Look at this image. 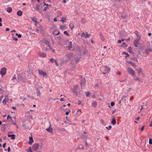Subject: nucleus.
Returning <instances> with one entry per match:
<instances>
[{
	"label": "nucleus",
	"mask_w": 152,
	"mask_h": 152,
	"mask_svg": "<svg viewBox=\"0 0 152 152\" xmlns=\"http://www.w3.org/2000/svg\"><path fill=\"white\" fill-rule=\"evenodd\" d=\"M86 94L87 97L89 96V92H86Z\"/></svg>",
	"instance_id": "nucleus-51"
},
{
	"label": "nucleus",
	"mask_w": 152,
	"mask_h": 152,
	"mask_svg": "<svg viewBox=\"0 0 152 152\" xmlns=\"http://www.w3.org/2000/svg\"><path fill=\"white\" fill-rule=\"evenodd\" d=\"M39 147V145L37 143H35L34 144L32 147V149L34 151H36Z\"/></svg>",
	"instance_id": "nucleus-5"
},
{
	"label": "nucleus",
	"mask_w": 152,
	"mask_h": 152,
	"mask_svg": "<svg viewBox=\"0 0 152 152\" xmlns=\"http://www.w3.org/2000/svg\"><path fill=\"white\" fill-rule=\"evenodd\" d=\"M69 26L70 28L72 29L74 27V26L72 23H70L69 24Z\"/></svg>",
	"instance_id": "nucleus-29"
},
{
	"label": "nucleus",
	"mask_w": 152,
	"mask_h": 152,
	"mask_svg": "<svg viewBox=\"0 0 152 152\" xmlns=\"http://www.w3.org/2000/svg\"><path fill=\"white\" fill-rule=\"evenodd\" d=\"M137 39L136 40H138V41H139V40L140 39L141 37L140 35H137Z\"/></svg>",
	"instance_id": "nucleus-33"
},
{
	"label": "nucleus",
	"mask_w": 152,
	"mask_h": 152,
	"mask_svg": "<svg viewBox=\"0 0 152 152\" xmlns=\"http://www.w3.org/2000/svg\"><path fill=\"white\" fill-rule=\"evenodd\" d=\"M111 123L113 125H115L116 123V119L115 118H113L111 122Z\"/></svg>",
	"instance_id": "nucleus-18"
},
{
	"label": "nucleus",
	"mask_w": 152,
	"mask_h": 152,
	"mask_svg": "<svg viewBox=\"0 0 152 152\" xmlns=\"http://www.w3.org/2000/svg\"><path fill=\"white\" fill-rule=\"evenodd\" d=\"M7 10L8 12L10 13L12 11V9L10 7H8L7 9Z\"/></svg>",
	"instance_id": "nucleus-20"
},
{
	"label": "nucleus",
	"mask_w": 152,
	"mask_h": 152,
	"mask_svg": "<svg viewBox=\"0 0 152 152\" xmlns=\"http://www.w3.org/2000/svg\"><path fill=\"white\" fill-rule=\"evenodd\" d=\"M65 56L67 57L69 60H71V58L72 57V54L69 52H67Z\"/></svg>",
	"instance_id": "nucleus-6"
},
{
	"label": "nucleus",
	"mask_w": 152,
	"mask_h": 152,
	"mask_svg": "<svg viewBox=\"0 0 152 152\" xmlns=\"http://www.w3.org/2000/svg\"><path fill=\"white\" fill-rule=\"evenodd\" d=\"M6 125L5 124H3L2 125V127H1V129L3 130V131L5 132L6 131Z\"/></svg>",
	"instance_id": "nucleus-12"
},
{
	"label": "nucleus",
	"mask_w": 152,
	"mask_h": 152,
	"mask_svg": "<svg viewBox=\"0 0 152 152\" xmlns=\"http://www.w3.org/2000/svg\"><path fill=\"white\" fill-rule=\"evenodd\" d=\"M111 128H112V126L110 125L108 127H106V129L107 130L110 129Z\"/></svg>",
	"instance_id": "nucleus-41"
},
{
	"label": "nucleus",
	"mask_w": 152,
	"mask_h": 152,
	"mask_svg": "<svg viewBox=\"0 0 152 152\" xmlns=\"http://www.w3.org/2000/svg\"><path fill=\"white\" fill-rule=\"evenodd\" d=\"M126 62L128 64H131L133 66H136L135 63L134 62H132L131 61H127Z\"/></svg>",
	"instance_id": "nucleus-23"
},
{
	"label": "nucleus",
	"mask_w": 152,
	"mask_h": 152,
	"mask_svg": "<svg viewBox=\"0 0 152 152\" xmlns=\"http://www.w3.org/2000/svg\"><path fill=\"white\" fill-rule=\"evenodd\" d=\"M122 54L126 55V56H125V57L126 58H127V57H128L129 56V55L127 53L125 52H122Z\"/></svg>",
	"instance_id": "nucleus-21"
},
{
	"label": "nucleus",
	"mask_w": 152,
	"mask_h": 152,
	"mask_svg": "<svg viewBox=\"0 0 152 152\" xmlns=\"http://www.w3.org/2000/svg\"><path fill=\"white\" fill-rule=\"evenodd\" d=\"M81 138H87V136H84L83 135H82L81 136Z\"/></svg>",
	"instance_id": "nucleus-54"
},
{
	"label": "nucleus",
	"mask_w": 152,
	"mask_h": 152,
	"mask_svg": "<svg viewBox=\"0 0 152 152\" xmlns=\"http://www.w3.org/2000/svg\"><path fill=\"white\" fill-rule=\"evenodd\" d=\"M110 104L112 106H113L115 105L114 102H111V103H110Z\"/></svg>",
	"instance_id": "nucleus-48"
},
{
	"label": "nucleus",
	"mask_w": 152,
	"mask_h": 152,
	"mask_svg": "<svg viewBox=\"0 0 152 152\" xmlns=\"http://www.w3.org/2000/svg\"><path fill=\"white\" fill-rule=\"evenodd\" d=\"M12 38L13 39L15 40L16 41H17L18 40V39L17 38H15L14 37H12Z\"/></svg>",
	"instance_id": "nucleus-45"
},
{
	"label": "nucleus",
	"mask_w": 152,
	"mask_h": 152,
	"mask_svg": "<svg viewBox=\"0 0 152 152\" xmlns=\"http://www.w3.org/2000/svg\"><path fill=\"white\" fill-rule=\"evenodd\" d=\"M54 61L55 62V63L57 65V66H58V63H57V61L56 60H55Z\"/></svg>",
	"instance_id": "nucleus-57"
},
{
	"label": "nucleus",
	"mask_w": 152,
	"mask_h": 152,
	"mask_svg": "<svg viewBox=\"0 0 152 152\" xmlns=\"http://www.w3.org/2000/svg\"><path fill=\"white\" fill-rule=\"evenodd\" d=\"M42 75L43 76H45L47 75V74L45 72H43L42 73Z\"/></svg>",
	"instance_id": "nucleus-34"
},
{
	"label": "nucleus",
	"mask_w": 152,
	"mask_h": 152,
	"mask_svg": "<svg viewBox=\"0 0 152 152\" xmlns=\"http://www.w3.org/2000/svg\"><path fill=\"white\" fill-rule=\"evenodd\" d=\"M16 79V78L15 77V75L14 76L12 77V80H15V79Z\"/></svg>",
	"instance_id": "nucleus-59"
},
{
	"label": "nucleus",
	"mask_w": 152,
	"mask_h": 152,
	"mask_svg": "<svg viewBox=\"0 0 152 152\" xmlns=\"http://www.w3.org/2000/svg\"><path fill=\"white\" fill-rule=\"evenodd\" d=\"M89 35L90 34H88L87 33L85 34L83 32L82 33L81 36H83L84 37H85L86 38H88L89 37Z\"/></svg>",
	"instance_id": "nucleus-10"
},
{
	"label": "nucleus",
	"mask_w": 152,
	"mask_h": 152,
	"mask_svg": "<svg viewBox=\"0 0 152 152\" xmlns=\"http://www.w3.org/2000/svg\"><path fill=\"white\" fill-rule=\"evenodd\" d=\"M42 42L46 44L49 45L50 43V42L48 40L46 39H44Z\"/></svg>",
	"instance_id": "nucleus-24"
},
{
	"label": "nucleus",
	"mask_w": 152,
	"mask_h": 152,
	"mask_svg": "<svg viewBox=\"0 0 152 152\" xmlns=\"http://www.w3.org/2000/svg\"><path fill=\"white\" fill-rule=\"evenodd\" d=\"M43 3L44 4V6H46V7H45L43 10V11H46V9L48 7V4H46L45 3V2L44 1L43 2Z\"/></svg>",
	"instance_id": "nucleus-16"
},
{
	"label": "nucleus",
	"mask_w": 152,
	"mask_h": 152,
	"mask_svg": "<svg viewBox=\"0 0 152 152\" xmlns=\"http://www.w3.org/2000/svg\"><path fill=\"white\" fill-rule=\"evenodd\" d=\"M9 118H10L11 120L12 119V118L10 117V115H8L7 116V119L8 120Z\"/></svg>",
	"instance_id": "nucleus-49"
},
{
	"label": "nucleus",
	"mask_w": 152,
	"mask_h": 152,
	"mask_svg": "<svg viewBox=\"0 0 152 152\" xmlns=\"http://www.w3.org/2000/svg\"><path fill=\"white\" fill-rule=\"evenodd\" d=\"M6 143H4L3 144V147L4 148L5 147V146H6Z\"/></svg>",
	"instance_id": "nucleus-53"
},
{
	"label": "nucleus",
	"mask_w": 152,
	"mask_h": 152,
	"mask_svg": "<svg viewBox=\"0 0 152 152\" xmlns=\"http://www.w3.org/2000/svg\"><path fill=\"white\" fill-rule=\"evenodd\" d=\"M26 151L28 152H33L31 147H29V149H26Z\"/></svg>",
	"instance_id": "nucleus-28"
},
{
	"label": "nucleus",
	"mask_w": 152,
	"mask_h": 152,
	"mask_svg": "<svg viewBox=\"0 0 152 152\" xmlns=\"http://www.w3.org/2000/svg\"><path fill=\"white\" fill-rule=\"evenodd\" d=\"M149 143L150 145L152 144V139L150 138L149 140Z\"/></svg>",
	"instance_id": "nucleus-37"
},
{
	"label": "nucleus",
	"mask_w": 152,
	"mask_h": 152,
	"mask_svg": "<svg viewBox=\"0 0 152 152\" xmlns=\"http://www.w3.org/2000/svg\"><path fill=\"white\" fill-rule=\"evenodd\" d=\"M55 31H54L53 32V34L55 36L58 35L60 34V31H59L57 33L55 34Z\"/></svg>",
	"instance_id": "nucleus-44"
},
{
	"label": "nucleus",
	"mask_w": 152,
	"mask_h": 152,
	"mask_svg": "<svg viewBox=\"0 0 152 152\" xmlns=\"http://www.w3.org/2000/svg\"><path fill=\"white\" fill-rule=\"evenodd\" d=\"M37 91V96H40L41 95V93L39 90L38 89V88H37L36 89Z\"/></svg>",
	"instance_id": "nucleus-22"
},
{
	"label": "nucleus",
	"mask_w": 152,
	"mask_h": 152,
	"mask_svg": "<svg viewBox=\"0 0 152 152\" xmlns=\"http://www.w3.org/2000/svg\"><path fill=\"white\" fill-rule=\"evenodd\" d=\"M86 19L84 18H83L81 19V22L82 23H84L86 22Z\"/></svg>",
	"instance_id": "nucleus-43"
},
{
	"label": "nucleus",
	"mask_w": 152,
	"mask_h": 152,
	"mask_svg": "<svg viewBox=\"0 0 152 152\" xmlns=\"http://www.w3.org/2000/svg\"><path fill=\"white\" fill-rule=\"evenodd\" d=\"M40 7V5L39 4H37L36 7V10H39V7Z\"/></svg>",
	"instance_id": "nucleus-26"
},
{
	"label": "nucleus",
	"mask_w": 152,
	"mask_h": 152,
	"mask_svg": "<svg viewBox=\"0 0 152 152\" xmlns=\"http://www.w3.org/2000/svg\"><path fill=\"white\" fill-rule=\"evenodd\" d=\"M18 37L19 38H20L21 37V34H19L18 35Z\"/></svg>",
	"instance_id": "nucleus-60"
},
{
	"label": "nucleus",
	"mask_w": 152,
	"mask_h": 152,
	"mask_svg": "<svg viewBox=\"0 0 152 152\" xmlns=\"http://www.w3.org/2000/svg\"><path fill=\"white\" fill-rule=\"evenodd\" d=\"M64 34L66 35L67 36H68L69 35V34L66 31H64Z\"/></svg>",
	"instance_id": "nucleus-38"
},
{
	"label": "nucleus",
	"mask_w": 152,
	"mask_h": 152,
	"mask_svg": "<svg viewBox=\"0 0 152 152\" xmlns=\"http://www.w3.org/2000/svg\"><path fill=\"white\" fill-rule=\"evenodd\" d=\"M69 46H68V48L69 49H70L72 48V42L71 41L69 42Z\"/></svg>",
	"instance_id": "nucleus-30"
},
{
	"label": "nucleus",
	"mask_w": 152,
	"mask_h": 152,
	"mask_svg": "<svg viewBox=\"0 0 152 152\" xmlns=\"http://www.w3.org/2000/svg\"><path fill=\"white\" fill-rule=\"evenodd\" d=\"M4 97L3 95H2L1 96H0V103L1 102L2 99Z\"/></svg>",
	"instance_id": "nucleus-47"
},
{
	"label": "nucleus",
	"mask_w": 152,
	"mask_h": 152,
	"mask_svg": "<svg viewBox=\"0 0 152 152\" xmlns=\"http://www.w3.org/2000/svg\"><path fill=\"white\" fill-rule=\"evenodd\" d=\"M121 47H123L124 48H126L127 47V45L125 43L123 42V43L121 45Z\"/></svg>",
	"instance_id": "nucleus-25"
},
{
	"label": "nucleus",
	"mask_w": 152,
	"mask_h": 152,
	"mask_svg": "<svg viewBox=\"0 0 152 152\" xmlns=\"http://www.w3.org/2000/svg\"><path fill=\"white\" fill-rule=\"evenodd\" d=\"M132 60L134 61H137V58L133 56V57L132 58Z\"/></svg>",
	"instance_id": "nucleus-40"
},
{
	"label": "nucleus",
	"mask_w": 152,
	"mask_h": 152,
	"mask_svg": "<svg viewBox=\"0 0 152 152\" xmlns=\"http://www.w3.org/2000/svg\"><path fill=\"white\" fill-rule=\"evenodd\" d=\"M29 141L28 142V143L29 145H31L32 144V143L34 141L33 140V138L32 137H29Z\"/></svg>",
	"instance_id": "nucleus-9"
},
{
	"label": "nucleus",
	"mask_w": 152,
	"mask_h": 152,
	"mask_svg": "<svg viewBox=\"0 0 152 152\" xmlns=\"http://www.w3.org/2000/svg\"><path fill=\"white\" fill-rule=\"evenodd\" d=\"M80 58H77L75 60V61L76 64H77L79 61Z\"/></svg>",
	"instance_id": "nucleus-39"
},
{
	"label": "nucleus",
	"mask_w": 152,
	"mask_h": 152,
	"mask_svg": "<svg viewBox=\"0 0 152 152\" xmlns=\"http://www.w3.org/2000/svg\"><path fill=\"white\" fill-rule=\"evenodd\" d=\"M31 20L35 22V26H36L37 23V18L35 17H31Z\"/></svg>",
	"instance_id": "nucleus-7"
},
{
	"label": "nucleus",
	"mask_w": 152,
	"mask_h": 152,
	"mask_svg": "<svg viewBox=\"0 0 152 152\" xmlns=\"http://www.w3.org/2000/svg\"><path fill=\"white\" fill-rule=\"evenodd\" d=\"M117 75H121V72L119 71H118V72H117Z\"/></svg>",
	"instance_id": "nucleus-62"
},
{
	"label": "nucleus",
	"mask_w": 152,
	"mask_h": 152,
	"mask_svg": "<svg viewBox=\"0 0 152 152\" xmlns=\"http://www.w3.org/2000/svg\"><path fill=\"white\" fill-rule=\"evenodd\" d=\"M151 123L149 125V126L150 127H151L152 126V118L151 119Z\"/></svg>",
	"instance_id": "nucleus-64"
},
{
	"label": "nucleus",
	"mask_w": 152,
	"mask_h": 152,
	"mask_svg": "<svg viewBox=\"0 0 152 152\" xmlns=\"http://www.w3.org/2000/svg\"><path fill=\"white\" fill-rule=\"evenodd\" d=\"M43 72L41 71L40 70H38V73L39 75H42V73Z\"/></svg>",
	"instance_id": "nucleus-46"
},
{
	"label": "nucleus",
	"mask_w": 152,
	"mask_h": 152,
	"mask_svg": "<svg viewBox=\"0 0 152 152\" xmlns=\"http://www.w3.org/2000/svg\"><path fill=\"white\" fill-rule=\"evenodd\" d=\"M17 14L19 16H21L23 14V12L21 10H18L17 12Z\"/></svg>",
	"instance_id": "nucleus-17"
},
{
	"label": "nucleus",
	"mask_w": 152,
	"mask_h": 152,
	"mask_svg": "<svg viewBox=\"0 0 152 152\" xmlns=\"http://www.w3.org/2000/svg\"><path fill=\"white\" fill-rule=\"evenodd\" d=\"M7 150L8 152H9L10 151V147L8 148Z\"/></svg>",
	"instance_id": "nucleus-58"
},
{
	"label": "nucleus",
	"mask_w": 152,
	"mask_h": 152,
	"mask_svg": "<svg viewBox=\"0 0 152 152\" xmlns=\"http://www.w3.org/2000/svg\"><path fill=\"white\" fill-rule=\"evenodd\" d=\"M104 71L102 72L103 74L105 75L107 73H109L110 70V68L107 67V66L104 67Z\"/></svg>",
	"instance_id": "nucleus-3"
},
{
	"label": "nucleus",
	"mask_w": 152,
	"mask_h": 152,
	"mask_svg": "<svg viewBox=\"0 0 152 152\" xmlns=\"http://www.w3.org/2000/svg\"><path fill=\"white\" fill-rule=\"evenodd\" d=\"M145 126L144 125H143L142 126V128H141V131H143Z\"/></svg>",
	"instance_id": "nucleus-52"
},
{
	"label": "nucleus",
	"mask_w": 152,
	"mask_h": 152,
	"mask_svg": "<svg viewBox=\"0 0 152 152\" xmlns=\"http://www.w3.org/2000/svg\"><path fill=\"white\" fill-rule=\"evenodd\" d=\"M46 130L47 131L52 133V132L53 130V129L52 127H50V126L48 128L46 129Z\"/></svg>",
	"instance_id": "nucleus-11"
},
{
	"label": "nucleus",
	"mask_w": 152,
	"mask_h": 152,
	"mask_svg": "<svg viewBox=\"0 0 152 152\" xmlns=\"http://www.w3.org/2000/svg\"><path fill=\"white\" fill-rule=\"evenodd\" d=\"M142 71V70L141 68H140L138 70V72L139 74L140 72H141Z\"/></svg>",
	"instance_id": "nucleus-42"
},
{
	"label": "nucleus",
	"mask_w": 152,
	"mask_h": 152,
	"mask_svg": "<svg viewBox=\"0 0 152 152\" xmlns=\"http://www.w3.org/2000/svg\"><path fill=\"white\" fill-rule=\"evenodd\" d=\"M57 129L58 130H59L60 131H61L64 132L65 131V129L63 128H58Z\"/></svg>",
	"instance_id": "nucleus-27"
},
{
	"label": "nucleus",
	"mask_w": 152,
	"mask_h": 152,
	"mask_svg": "<svg viewBox=\"0 0 152 152\" xmlns=\"http://www.w3.org/2000/svg\"><path fill=\"white\" fill-rule=\"evenodd\" d=\"M128 51L129 53H132V54L134 53L132 51V48L130 46H129L128 47Z\"/></svg>",
	"instance_id": "nucleus-14"
},
{
	"label": "nucleus",
	"mask_w": 152,
	"mask_h": 152,
	"mask_svg": "<svg viewBox=\"0 0 152 152\" xmlns=\"http://www.w3.org/2000/svg\"><path fill=\"white\" fill-rule=\"evenodd\" d=\"M139 41L138 40H134L133 42V43L134 45V46L135 47H137V43H138Z\"/></svg>",
	"instance_id": "nucleus-13"
},
{
	"label": "nucleus",
	"mask_w": 152,
	"mask_h": 152,
	"mask_svg": "<svg viewBox=\"0 0 152 152\" xmlns=\"http://www.w3.org/2000/svg\"><path fill=\"white\" fill-rule=\"evenodd\" d=\"M152 50L151 49H148V50H145V53H146L148 55V53L150 51H151Z\"/></svg>",
	"instance_id": "nucleus-31"
},
{
	"label": "nucleus",
	"mask_w": 152,
	"mask_h": 152,
	"mask_svg": "<svg viewBox=\"0 0 152 152\" xmlns=\"http://www.w3.org/2000/svg\"><path fill=\"white\" fill-rule=\"evenodd\" d=\"M138 32L137 31H135V32H134V33L136 34V36H137V35H138Z\"/></svg>",
	"instance_id": "nucleus-56"
},
{
	"label": "nucleus",
	"mask_w": 152,
	"mask_h": 152,
	"mask_svg": "<svg viewBox=\"0 0 152 152\" xmlns=\"http://www.w3.org/2000/svg\"><path fill=\"white\" fill-rule=\"evenodd\" d=\"M79 89L77 85H75L74 86V91L73 92L77 96L78 93L80 92L79 91Z\"/></svg>",
	"instance_id": "nucleus-1"
},
{
	"label": "nucleus",
	"mask_w": 152,
	"mask_h": 152,
	"mask_svg": "<svg viewBox=\"0 0 152 152\" xmlns=\"http://www.w3.org/2000/svg\"><path fill=\"white\" fill-rule=\"evenodd\" d=\"M6 68L4 67L2 68L0 72V73L2 76H4L6 74Z\"/></svg>",
	"instance_id": "nucleus-4"
},
{
	"label": "nucleus",
	"mask_w": 152,
	"mask_h": 152,
	"mask_svg": "<svg viewBox=\"0 0 152 152\" xmlns=\"http://www.w3.org/2000/svg\"><path fill=\"white\" fill-rule=\"evenodd\" d=\"M81 103V101H80V100L78 101V105L80 104Z\"/></svg>",
	"instance_id": "nucleus-63"
},
{
	"label": "nucleus",
	"mask_w": 152,
	"mask_h": 152,
	"mask_svg": "<svg viewBox=\"0 0 152 152\" xmlns=\"http://www.w3.org/2000/svg\"><path fill=\"white\" fill-rule=\"evenodd\" d=\"M39 55L40 56L42 57H45L46 56V54L45 53H39Z\"/></svg>",
	"instance_id": "nucleus-15"
},
{
	"label": "nucleus",
	"mask_w": 152,
	"mask_h": 152,
	"mask_svg": "<svg viewBox=\"0 0 152 152\" xmlns=\"http://www.w3.org/2000/svg\"><path fill=\"white\" fill-rule=\"evenodd\" d=\"M64 27H65V26H60V29H63L64 28Z\"/></svg>",
	"instance_id": "nucleus-55"
},
{
	"label": "nucleus",
	"mask_w": 152,
	"mask_h": 152,
	"mask_svg": "<svg viewBox=\"0 0 152 152\" xmlns=\"http://www.w3.org/2000/svg\"><path fill=\"white\" fill-rule=\"evenodd\" d=\"M66 20V18H64V17H63L62 19H61V21L62 22V23H64V22H65V20Z\"/></svg>",
	"instance_id": "nucleus-35"
},
{
	"label": "nucleus",
	"mask_w": 152,
	"mask_h": 152,
	"mask_svg": "<svg viewBox=\"0 0 152 152\" xmlns=\"http://www.w3.org/2000/svg\"><path fill=\"white\" fill-rule=\"evenodd\" d=\"M7 101H8V100L7 99L6 100V98H5V99L3 101V103L5 105V104H6V102H7Z\"/></svg>",
	"instance_id": "nucleus-32"
},
{
	"label": "nucleus",
	"mask_w": 152,
	"mask_h": 152,
	"mask_svg": "<svg viewBox=\"0 0 152 152\" xmlns=\"http://www.w3.org/2000/svg\"><path fill=\"white\" fill-rule=\"evenodd\" d=\"M7 136L9 137H11V139L12 140H14L15 139V135L14 134H8Z\"/></svg>",
	"instance_id": "nucleus-8"
},
{
	"label": "nucleus",
	"mask_w": 152,
	"mask_h": 152,
	"mask_svg": "<svg viewBox=\"0 0 152 152\" xmlns=\"http://www.w3.org/2000/svg\"><path fill=\"white\" fill-rule=\"evenodd\" d=\"M80 85L81 86H83L85 85V83H84L83 82H80Z\"/></svg>",
	"instance_id": "nucleus-50"
},
{
	"label": "nucleus",
	"mask_w": 152,
	"mask_h": 152,
	"mask_svg": "<svg viewBox=\"0 0 152 152\" xmlns=\"http://www.w3.org/2000/svg\"><path fill=\"white\" fill-rule=\"evenodd\" d=\"M97 103L96 102H93L92 104V106L94 107H96L97 106Z\"/></svg>",
	"instance_id": "nucleus-19"
},
{
	"label": "nucleus",
	"mask_w": 152,
	"mask_h": 152,
	"mask_svg": "<svg viewBox=\"0 0 152 152\" xmlns=\"http://www.w3.org/2000/svg\"><path fill=\"white\" fill-rule=\"evenodd\" d=\"M87 51V50L86 49H84L83 50L82 53L83 54H86Z\"/></svg>",
	"instance_id": "nucleus-36"
},
{
	"label": "nucleus",
	"mask_w": 152,
	"mask_h": 152,
	"mask_svg": "<svg viewBox=\"0 0 152 152\" xmlns=\"http://www.w3.org/2000/svg\"><path fill=\"white\" fill-rule=\"evenodd\" d=\"M127 71L132 76H134L135 75V72L134 70L131 68H128L127 69Z\"/></svg>",
	"instance_id": "nucleus-2"
},
{
	"label": "nucleus",
	"mask_w": 152,
	"mask_h": 152,
	"mask_svg": "<svg viewBox=\"0 0 152 152\" xmlns=\"http://www.w3.org/2000/svg\"><path fill=\"white\" fill-rule=\"evenodd\" d=\"M50 61L52 63H53V59L52 58H50Z\"/></svg>",
	"instance_id": "nucleus-61"
}]
</instances>
